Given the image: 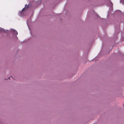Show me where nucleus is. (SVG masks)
Returning <instances> with one entry per match:
<instances>
[{
    "mask_svg": "<svg viewBox=\"0 0 124 124\" xmlns=\"http://www.w3.org/2000/svg\"><path fill=\"white\" fill-rule=\"evenodd\" d=\"M29 5H27V4L25 5L24 8L22 9V11H24L26 9H28L29 8Z\"/></svg>",
    "mask_w": 124,
    "mask_h": 124,
    "instance_id": "1",
    "label": "nucleus"
},
{
    "mask_svg": "<svg viewBox=\"0 0 124 124\" xmlns=\"http://www.w3.org/2000/svg\"><path fill=\"white\" fill-rule=\"evenodd\" d=\"M12 32L14 33L16 35H17L18 34V33L17 32V31H16L15 30H12Z\"/></svg>",
    "mask_w": 124,
    "mask_h": 124,
    "instance_id": "2",
    "label": "nucleus"
},
{
    "mask_svg": "<svg viewBox=\"0 0 124 124\" xmlns=\"http://www.w3.org/2000/svg\"><path fill=\"white\" fill-rule=\"evenodd\" d=\"M2 28H0V30L1 31H2L1 30H2Z\"/></svg>",
    "mask_w": 124,
    "mask_h": 124,
    "instance_id": "3",
    "label": "nucleus"
},
{
    "mask_svg": "<svg viewBox=\"0 0 124 124\" xmlns=\"http://www.w3.org/2000/svg\"><path fill=\"white\" fill-rule=\"evenodd\" d=\"M10 77H9V78H8V79H10Z\"/></svg>",
    "mask_w": 124,
    "mask_h": 124,
    "instance_id": "4",
    "label": "nucleus"
}]
</instances>
